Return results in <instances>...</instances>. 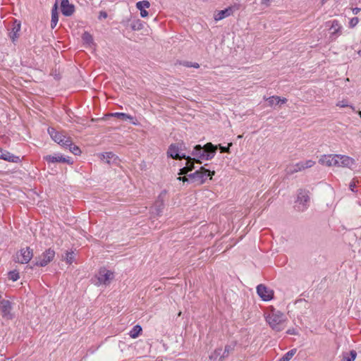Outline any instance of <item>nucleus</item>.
Wrapping results in <instances>:
<instances>
[{"instance_id":"f257e3e1","label":"nucleus","mask_w":361,"mask_h":361,"mask_svg":"<svg viewBox=\"0 0 361 361\" xmlns=\"http://www.w3.org/2000/svg\"><path fill=\"white\" fill-rule=\"evenodd\" d=\"M217 145H214L212 142H207L204 146L197 145L194 147L191 154L196 159L210 160L216 154Z\"/></svg>"},{"instance_id":"f03ea898","label":"nucleus","mask_w":361,"mask_h":361,"mask_svg":"<svg viewBox=\"0 0 361 361\" xmlns=\"http://www.w3.org/2000/svg\"><path fill=\"white\" fill-rule=\"evenodd\" d=\"M266 321L273 330L281 331L284 329L286 317L281 312L273 310L267 317Z\"/></svg>"},{"instance_id":"7ed1b4c3","label":"nucleus","mask_w":361,"mask_h":361,"mask_svg":"<svg viewBox=\"0 0 361 361\" xmlns=\"http://www.w3.org/2000/svg\"><path fill=\"white\" fill-rule=\"evenodd\" d=\"M33 257V250L30 247L21 248L13 255V261L16 263L27 264Z\"/></svg>"},{"instance_id":"20e7f679","label":"nucleus","mask_w":361,"mask_h":361,"mask_svg":"<svg viewBox=\"0 0 361 361\" xmlns=\"http://www.w3.org/2000/svg\"><path fill=\"white\" fill-rule=\"evenodd\" d=\"M54 250L49 248L46 250L40 256L35 258L34 265L37 267H45L54 259Z\"/></svg>"},{"instance_id":"39448f33","label":"nucleus","mask_w":361,"mask_h":361,"mask_svg":"<svg viewBox=\"0 0 361 361\" xmlns=\"http://www.w3.org/2000/svg\"><path fill=\"white\" fill-rule=\"evenodd\" d=\"M257 292L258 295L264 300V301H269L274 297V291L269 288H267L264 284H259L257 287Z\"/></svg>"},{"instance_id":"423d86ee","label":"nucleus","mask_w":361,"mask_h":361,"mask_svg":"<svg viewBox=\"0 0 361 361\" xmlns=\"http://www.w3.org/2000/svg\"><path fill=\"white\" fill-rule=\"evenodd\" d=\"M339 158L338 154H329V155H323L319 159V162L322 164L327 166H337L338 164V159Z\"/></svg>"},{"instance_id":"0eeeda50","label":"nucleus","mask_w":361,"mask_h":361,"mask_svg":"<svg viewBox=\"0 0 361 361\" xmlns=\"http://www.w3.org/2000/svg\"><path fill=\"white\" fill-rule=\"evenodd\" d=\"M179 144H171L167 151V154L169 157L176 159L180 160L183 159H186V155L185 154H180V147H178Z\"/></svg>"},{"instance_id":"6e6552de","label":"nucleus","mask_w":361,"mask_h":361,"mask_svg":"<svg viewBox=\"0 0 361 361\" xmlns=\"http://www.w3.org/2000/svg\"><path fill=\"white\" fill-rule=\"evenodd\" d=\"M330 23V30H334L330 35V39L331 41H333L335 40L338 36H340L342 34V26L339 24L337 20L326 22V24L328 25Z\"/></svg>"},{"instance_id":"1a4fd4ad","label":"nucleus","mask_w":361,"mask_h":361,"mask_svg":"<svg viewBox=\"0 0 361 361\" xmlns=\"http://www.w3.org/2000/svg\"><path fill=\"white\" fill-rule=\"evenodd\" d=\"M297 202H299L300 204L302 205V208L299 209L300 210L303 211L307 209V203L310 202L308 191L300 189L298 192Z\"/></svg>"},{"instance_id":"9d476101","label":"nucleus","mask_w":361,"mask_h":361,"mask_svg":"<svg viewBox=\"0 0 361 361\" xmlns=\"http://www.w3.org/2000/svg\"><path fill=\"white\" fill-rule=\"evenodd\" d=\"M21 24L20 21L17 20H13L12 27L11 30H9L8 36L11 38V41L15 43L16 39L19 37V32L20 30Z\"/></svg>"},{"instance_id":"9b49d317","label":"nucleus","mask_w":361,"mask_h":361,"mask_svg":"<svg viewBox=\"0 0 361 361\" xmlns=\"http://www.w3.org/2000/svg\"><path fill=\"white\" fill-rule=\"evenodd\" d=\"M61 10L63 16H71L75 11V7L73 4L69 3L68 0H61Z\"/></svg>"},{"instance_id":"f8f14e48","label":"nucleus","mask_w":361,"mask_h":361,"mask_svg":"<svg viewBox=\"0 0 361 361\" xmlns=\"http://www.w3.org/2000/svg\"><path fill=\"white\" fill-rule=\"evenodd\" d=\"M44 159L49 163H56V162H61V163H67L68 164H72L73 161H71L69 158L63 157L61 155H47L44 157Z\"/></svg>"},{"instance_id":"ddd939ff","label":"nucleus","mask_w":361,"mask_h":361,"mask_svg":"<svg viewBox=\"0 0 361 361\" xmlns=\"http://www.w3.org/2000/svg\"><path fill=\"white\" fill-rule=\"evenodd\" d=\"M339 158L338 159V164L337 165L338 167H347L350 169L353 165H355V161L354 159L345 156V155H341L338 154Z\"/></svg>"},{"instance_id":"4468645a","label":"nucleus","mask_w":361,"mask_h":361,"mask_svg":"<svg viewBox=\"0 0 361 361\" xmlns=\"http://www.w3.org/2000/svg\"><path fill=\"white\" fill-rule=\"evenodd\" d=\"M113 275V273L109 270L105 269H102L99 270L98 280L100 283L106 284L110 281V276Z\"/></svg>"},{"instance_id":"2eb2a0df","label":"nucleus","mask_w":361,"mask_h":361,"mask_svg":"<svg viewBox=\"0 0 361 361\" xmlns=\"http://www.w3.org/2000/svg\"><path fill=\"white\" fill-rule=\"evenodd\" d=\"M0 156L1 159L8 161L9 162L18 163L20 161V159L19 157L15 156L6 150L3 149V152L0 154Z\"/></svg>"},{"instance_id":"dca6fc26","label":"nucleus","mask_w":361,"mask_h":361,"mask_svg":"<svg viewBox=\"0 0 361 361\" xmlns=\"http://www.w3.org/2000/svg\"><path fill=\"white\" fill-rule=\"evenodd\" d=\"M164 207V200L161 197V195H159L154 205L152 214H156L157 216H160L163 212Z\"/></svg>"},{"instance_id":"f3484780","label":"nucleus","mask_w":361,"mask_h":361,"mask_svg":"<svg viewBox=\"0 0 361 361\" xmlns=\"http://www.w3.org/2000/svg\"><path fill=\"white\" fill-rule=\"evenodd\" d=\"M150 4L148 1H141L136 4V7L140 10L142 18H145L148 16V12L145 8H148Z\"/></svg>"},{"instance_id":"a211bd4d","label":"nucleus","mask_w":361,"mask_h":361,"mask_svg":"<svg viewBox=\"0 0 361 361\" xmlns=\"http://www.w3.org/2000/svg\"><path fill=\"white\" fill-rule=\"evenodd\" d=\"M233 7H228L224 10L219 11L216 14H215L214 19L216 21L221 20L226 17L230 16L231 14H233Z\"/></svg>"},{"instance_id":"6ab92c4d","label":"nucleus","mask_w":361,"mask_h":361,"mask_svg":"<svg viewBox=\"0 0 361 361\" xmlns=\"http://www.w3.org/2000/svg\"><path fill=\"white\" fill-rule=\"evenodd\" d=\"M59 21L58 3L56 2L51 10V27L55 28Z\"/></svg>"},{"instance_id":"aec40b11","label":"nucleus","mask_w":361,"mask_h":361,"mask_svg":"<svg viewBox=\"0 0 361 361\" xmlns=\"http://www.w3.org/2000/svg\"><path fill=\"white\" fill-rule=\"evenodd\" d=\"M237 345L236 341H231L230 343L227 344L225 346V348L223 351L221 357L226 358L229 356V355L233 354L235 351V346Z\"/></svg>"},{"instance_id":"412c9836","label":"nucleus","mask_w":361,"mask_h":361,"mask_svg":"<svg viewBox=\"0 0 361 361\" xmlns=\"http://www.w3.org/2000/svg\"><path fill=\"white\" fill-rule=\"evenodd\" d=\"M48 133L52 140L57 143H60L61 138L64 136L62 133L56 131L54 128H48Z\"/></svg>"},{"instance_id":"4be33fe9","label":"nucleus","mask_w":361,"mask_h":361,"mask_svg":"<svg viewBox=\"0 0 361 361\" xmlns=\"http://www.w3.org/2000/svg\"><path fill=\"white\" fill-rule=\"evenodd\" d=\"M186 157H188V158L185 159L187 160L185 166L188 169V171H189V172H190L193 169H195V162L198 163V164H202V161L200 160L196 159V158H195V157L192 158L191 157L187 156V155H186Z\"/></svg>"},{"instance_id":"5701e85b","label":"nucleus","mask_w":361,"mask_h":361,"mask_svg":"<svg viewBox=\"0 0 361 361\" xmlns=\"http://www.w3.org/2000/svg\"><path fill=\"white\" fill-rule=\"evenodd\" d=\"M266 100L269 103V106H272L275 103L276 104H283L287 102L286 98L281 99L279 96H272L269 97V98H267Z\"/></svg>"},{"instance_id":"b1692460","label":"nucleus","mask_w":361,"mask_h":361,"mask_svg":"<svg viewBox=\"0 0 361 361\" xmlns=\"http://www.w3.org/2000/svg\"><path fill=\"white\" fill-rule=\"evenodd\" d=\"M201 171L202 180L200 181V184H203L209 176L210 177V179H212V176L215 174L214 171H210L209 169H205L204 166H201Z\"/></svg>"},{"instance_id":"393cba45","label":"nucleus","mask_w":361,"mask_h":361,"mask_svg":"<svg viewBox=\"0 0 361 361\" xmlns=\"http://www.w3.org/2000/svg\"><path fill=\"white\" fill-rule=\"evenodd\" d=\"M357 353L355 350H352L350 353H343L342 361H354L356 358Z\"/></svg>"},{"instance_id":"a878e982","label":"nucleus","mask_w":361,"mask_h":361,"mask_svg":"<svg viewBox=\"0 0 361 361\" xmlns=\"http://www.w3.org/2000/svg\"><path fill=\"white\" fill-rule=\"evenodd\" d=\"M142 329L140 325H135L130 331L129 335L132 338H136L139 336Z\"/></svg>"},{"instance_id":"bb28decb","label":"nucleus","mask_w":361,"mask_h":361,"mask_svg":"<svg viewBox=\"0 0 361 361\" xmlns=\"http://www.w3.org/2000/svg\"><path fill=\"white\" fill-rule=\"evenodd\" d=\"M133 30H140L143 28V24L140 19L133 20L130 24Z\"/></svg>"},{"instance_id":"cd10ccee","label":"nucleus","mask_w":361,"mask_h":361,"mask_svg":"<svg viewBox=\"0 0 361 361\" xmlns=\"http://www.w3.org/2000/svg\"><path fill=\"white\" fill-rule=\"evenodd\" d=\"M109 116H115V117H117L118 118H119L121 120H125V121L128 120V119H133V116H131L129 114H125V113L116 112V113L111 114H109Z\"/></svg>"},{"instance_id":"c85d7f7f","label":"nucleus","mask_w":361,"mask_h":361,"mask_svg":"<svg viewBox=\"0 0 361 361\" xmlns=\"http://www.w3.org/2000/svg\"><path fill=\"white\" fill-rule=\"evenodd\" d=\"M296 353V349H292L287 352L282 357L280 358L279 361H289Z\"/></svg>"},{"instance_id":"c756f323","label":"nucleus","mask_w":361,"mask_h":361,"mask_svg":"<svg viewBox=\"0 0 361 361\" xmlns=\"http://www.w3.org/2000/svg\"><path fill=\"white\" fill-rule=\"evenodd\" d=\"M222 353H223V350L222 348H217L216 349L214 353H212L210 355H209V358L211 360H216L218 357H219V360H222L224 358L221 357V355H222Z\"/></svg>"},{"instance_id":"7c9ffc66","label":"nucleus","mask_w":361,"mask_h":361,"mask_svg":"<svg viewBox=\"0 0 361 361\" xmlns=\"http://www.w3.org/2000/svg\"><path fill=\"white\" fill-rule=\"evenodd\" d=\"M67 148L69 149V150L74 154L75 155H80L81 154V150L77 145H74L71 142V145H68Z\"/></svg>"},{"instance_id":"2f4dec72","label":"nucleus","mask_w":361,"mask_h":361,"mask_svg":"<svg viewBox=\"0 0 361 361\" xmlns=\"http://www.w3.org/2000/svg\"><path fill=\"white\" fill-rule=\"evenodd\" d=\"M178 63L180 65H182L183 66L188 67V68L192 67V68H198L200 67L199 63H192V62L187 61H179Z\"/></svg>"},{"instance_id":"473e14b6","label":"nucleus","mask_w":361,"mask_h":361,"mask_svg":"<svg viewBox=\"0 0 361 361\" xmlns=\"http://www.w3.org/2000/svg\"><path fill=\"white\" fill-rule=\"evenodd\" d=\"M59 144L67 148L68 145H71V139L64 135V136L61 138V142H60Z\"/></svg>"},{"instance_id":"72a5a7b5","label":"nucleus","mask_w":361,"mask_h":361,"mask_svg":"<svg viewBox=\"0 0 361 361\" xmlns=\"http://www.w3.org/2000/svg\"><path fill=\"white\" fill-rule=\"evenodd\" d=\"M8 275V279L13 281H16L20 278L19 273L16 270L9 271Z\"/></svg>"},{"instance_id":"f704fd0d","label":"nucleus","mask_w":361,"mask_h":361,"mask_svg":"<svg viewBox=\"0 0 361 361\" xmlns=\"http://www.w3.org/2000/svg\"><path fill=\"white\" fill-rule=\"evenodd\" d=\"M82 39L85 42L90 44L93 42L92 36L87 32H85L82 35Z\"/></svg>"},{"instance_id":"c9c22d12","label":"nucleus","mask_w":361,"mask_h":361,"mask_svg":"<svg viewBox=\"0 0 361 361\" xmlns=\"http://www.w3.org/2000/svg\"><path fill=\"white\" fill-rule=\"evenodd\" d=\"M195 173H197L198 175H195V183H196L198 185H201L200 181L202 180V171H201V167L200 169L197 170L195 171Z\"/></svg>"},{"instance_id":"e433bc0d","label":"nucleus","mask_w":361,"mask_h":361,"mask_svg":"<svg viewBox=\"0 0 361 361\" xmlns=\"http://www.w3.org/2000/svg\"><path fill=\"white\" fill-rule=\"evenodd\" d=\"M74 260V258H73V252H68L66 253V263L68 264H71L73 263Z\"/></svg>"},{"instance_id":"4c0bfd02","label":"nucleus","mask_w":361,"mask_h":361,"mask_svg":"<svg viewBox=\"0 0 361 361\" xmlns=\"http://www.w3.org/2000/svg\"><path fill=\"white\" fill-rule=\"evenodd\" d=\"M232 145V143H229L228 147H224L221 145L217 146V148L219 147L220 149L221 153H230V149L229 147Z\"/></svg>"},{"instance_id":"58836bf2","label":"nucleus","mask_w":361,"mask_h":361,"mask_svg":"<svg viewBox=\"0 0 361 361\" xmlns=\"http://www.w3.org/2000/svg\"><path fill=\"white\" fill-rule=\"evenodd\" d=\"M358 22H359L358 18L354 17V18H351L349 22V27L351 28L355 27L357 25Z\"/></svg>"},{"instance_id":"ea45409f","label":"nucleus","mask_w":361,"mask_h":361,"mask_svg":"<svg viewBox=\"0 0 361 361\" xmlns=\"http://www.w3.org/2000/svg\"><path fill=\"white\" fill-rule=\"evenodd\" d=\"M337 106H339V107H346V106H349V105L347 104V102L345 101V100H342V101H340L337 103L336 104ZM350 107L353 109V111H355V108L354 106H350Z\"/></svg>"},{"instance_id":"a19ab883","label":"nucleus","mask_w":361,"mask_h":361,"mask_svg":"<svg viewBox=\"0 0 361 361\" xmlns=\"http://www.w3.org/2000/svg\"><path fill=\"white\" fill-rule=\"evenodd\" d=\"M302 164H303L304 168L305 169H309V168H311L312 166H313L315 164V161H314L312 160H307L305 162H302Z\"/></svg>"},{"instance_id":"79ce46f5","label":"nucleus","mask_w":361,"mask_h":361,"mask_svg":"<svg viewBox=\"0 0 361 361\" xmlns=\"http://www.w3.org/2000/svg\"><path fill=\"white\" fill-rule=\"evenodd\" d=\"M102 156L104 159H106L107 160V162L109 163V159H112L114 157V154L113 152H106Z\"/></svg>"},{"instance_id":"37998d69","label":"nucleus","mask_w":361,"mask_h":361,"mask_svg":"<svg viewBox=\"0 0 361 361\" xmlns=\"http://www.w3.org/2000/svg\"><path fill=\"white\" fill-rule=\"evenodd\" d=\"M298 171H298V168H296V166H295H295H292V167H290V168L288 169V171H287L288 173H289V174H293V173H297V172H298Z\"/></svg>"},{"instance_id":"c03bdc74","label":"nucleus","mask_w":361,"mask_h":361,"mask_svg":"<svg viewBox=\"0 0 361 361\" xmlns=\"http://www.w3.org/2000/svg\"><path fill=\"white\" fill-rule=\"evenodd\" d=\"M188 173H189V171H188V169L185 166L184 167H183L182 169H180L178 175H180V176H181V175L185 176V175H188Z\"/></svg>"},{"instance_id":"a18cd8bd","label":"nucleus","mask_w":361,"mask_h":361,"mask_svg":"<svg viewBox=\"0 0 361 361\" xmlns=\"http://www.w3.org/2000/svg\"><path fill=\"white\" fill-rule=\"evenodd\" d=\"M106 18H107V13L106 11H102L99 12V19Z\"/></svg>"},{"instance_id":"49530a36","label":"nucleus","mask_w":361,"mask_h":361,"mask_svg":"<svg viewBox=\"0 0 361 361\" xmlns=\"http://www.w3.org/2000/svg\"><path fill=\"white\" fill-rule=\"evenodd\" d=\"M286 333H287L288 334H290V335H297V334H298L297 331H296L295 329H293V328H292V329H289L286 331Z\"/></svg>"},{"instance_id":"de8ad7c7","label":"nucleus","mask_w":361,"mask_h":361,"mask_svg":"<svg viewBox=\"0 0 361 361\" xmlns=\"http://www.w3.org/2000/svg\"><path fill=\"white\" fill-rule=\"evenodd\" d=\"M295 166H296V168H298V171H302V170H304V169H305V168H304V165H303L302 162L297 163V164H295Z\"/></svg>"},{"instance_id":"09e8293b","label":"nucleus","mask_w":361,"mask_h":361,"mask_svg":"<svg viewBox=\"0 0 361 361\" xmlns=\"http://www.w3.org/2000/svg\"><path fill=\"white\" fill-rule=\"evenodd\" d=\"M195 175H198L197 173H195V172L192 173H190V174H188V179H191L193 182H195Z\"/></svg>"},{"instance_id":"8fccbe9b","label":"nucleus","mask_w":361,"mask_h":361,"mask_svg":"<svg viewBox=\"0 0 361 361\" xmlns=\"http://www.w3.org/2000/svg\"><path fill=\"white\" fill-rule=\"evenodd\" d=\"M356 185H355V183L354 181H352L350 185H349V188L351 191L354 192V189L355 188Z\"/></svg>"},{"instance_id":"3c124183","label":"nucleus","mask_w":361,"mask_h":361,"mask_svg":"<svg viewBox=\"0 0 361 361\" xmlns=\"http://www.w3.org/2000/svg\"><path fill=\"white\" fill-rule=\"evenodd\" d=\"M178 180L180 181H183V182H188V178H187L186 176H179L178 178H177Z\"/></svg>"},{"instance_id":"603ef678","label":"nucleus","mask_w":361,"mask_h":361,"mask_svg":"<svg viewBox=\"0 0 361 361\" xmlns=\"http://www.w3.org/2000/svg\"><path fill=\"white\" fill-rule=\"evenodd\" d=\"M352 11H353V14L357 15L361 11V8L355 7V8H353L352 9Z\"/></svg>"},{"instance_id":"864d4df0","label":"nucleus","mask_w":361,"mask_h":361,"mask_svg":"<svg viewBox=\"0 0 361 361\" xmlns=\"http://www.w3.org/2000/svg\"><path fill=\"white\" fill-rule=\"evenodd\" d=\"M271 1V0H262V1H263V2H264V3L269 2V1Z\"/></svg>"},{"instance_id":"5fc2aeb1","label":"nucleus","mask_w":361,"mask_h":361,"mask_svg":"<svg viewBox=\"0 0 361 361\" xmlns=\"http://www.w3.org/2000/svg\"><path fill=\"white\" fill-rule=\"evenodd\" d=\"M242 137H243V135H238V138H241Z\"/></svg>"},{"instance_id":"6e6d98bb","label":"nucleus","mask_w":361,"mask_h":361,"mask_svg":"<svg viewBox=\"0 0 361 361\" xmlns=\"http://www.w3.org/2000/svg\"><path fill=\"white\" fill-rule=\"evenodd\" d=\"M359 115H360V116L361 118V111H359Z\"/></svg>"},{"instance_id":"4d7b16f0","label":"nucleus","mask_w":361,"mask_h":361,"mask_svg":"<svg viewBox=\"0 0 361 361\" xmlns=\"http://www.w3.org/2000/svg\"><path fill=\"white\" fill-rule=\"evenodd\" d=\"M358 53H359V54H360V55H361V51H360Z\"/></svg>"},{"instance_id":"13d9d810","label":"nucleus","mask_w":361,"mask_h":361,"mask_svg":"<svg viewBox=\"0 0 361 361\" xmlns=\"http://www.w3.org/2000/svg\"><path fill=\"white\" fill-rule=\"evenodd\" d=\"M56 2H57V3H58V0H56Z\"/></svg>"}]
</instances>
